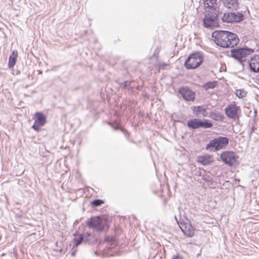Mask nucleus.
Here are the masks:
<instances>
[{"instance_id":"20","label":"nucleus","mask_w":259,"mask_h":259,"mask_svg":"<svg viewBox=\"0 0 259 259\" xmlns=\"http://www.w3.org/2000/svg\"><path fill=\"white\" fill-rule=\"evenodd\" d=\"M194 111L197 115H202L203 116H207L208 112L206 109L202 106H197L195 107Z\"/></svg>"},{"instance_id":"6","label":"nucleus","mask_w":259,"mask_h":259,"mask_svg":"<svg viewBox=\"0 0 259 259\" xmlns=\"http://www.w3.org/2000/svg\"><path fill=\"white\" fill-rule=\"evenodd\" d=\"M203 56L200 52L191 54L185 62L187 69H193L198 67L203 62Z\"/></svg>"},{"instance_id":"16","label":"nucleus","mask_w":259,"mask_h":259,"mask_svg":"<svg viewBox=\"0 0 259 259\" xmlns=\"http://www.w3.org/2000/svg\"><path fill=\"white\" fill-rule=\"evenodd\" d=\"M224 6L228 9L237 10L239 7L238 0H222Z\"/></svg>"},{"instance_id":"30","label":"nucleus","mask_w":259,"mask_h":259,"mask_svg":"<svg viewBox=\"0 0 259 259\" xmlns=\"http://www.w3.org/2000/svg\"><path fill=\"white\" fill-rule=\"evenodd\" d=\"M78 220H76V221H75V222H74V224L78 223Z\"/></svg>"},{"instance_id":"1","label":"nucleus","mask_w":259,"mask_h":259,"mask_svg":"<svg viewBox=\"0 0 259 259\" xmlns=\"http://www.w3.org/2000/svg\"><path fill=\"white\" fill-rule=\"evenodd\" d=\"M212 37L216 44L222 48H233L239 42V38L235 33L227 31H215Z\"/></svg>"},{"instance_id":"19","label":"nucleus","mask_w":259,"mask_h":259,"mask_svg":"<svg viewBox=\"0 0 259 259\" xmlns=\"http://www.w3.org/2000/svg\"><path fill=\"white\" fill-rule=\"evenodd\" d=\"M213 158L209 154H204L197 157V162H213Z\"/></svg>"},{"instance_id":"11","label":"nucleus","mask_w":259,"mask_h":259,"mask_svg":"<svg viewBox=\"0 0 259 259\" xmlns=\"http://www.w3.org/2000/svg\"><path fill=\"white\" fill-rule=\"evenodd\" d=\"M225 110L226 115L229 118L234 119L239 118L240 109L239 107L237 106L235 104H230L225 108Z\"/></svg>"},{"instance_id":"7","label":"nucleus","mask_w":259,"mask_h":259,"mask_svg":"<svg viewBox=\"0 0 259 259\" xmlns=\"http://www.w3.org/2000/svg\"><path fill=\"white\" fill-rule=\"evenodd\" d=\"M219 10L213 12H209L203 19L204 26L206 28H213L218 26L217 17L219 15Z\"/></svg>"},{"instance_id":"27","label":"nucleus","mask_w":259,"mask_h":259,"mask_svg":"<svg viewBox=\"0 0 259 259\" xmlns=\"http://www.w3.org/2000/svg\"><path fill=\"white\" fill-rule=\"evenodd\" d=\"M159 51H160V50H159V49L157 48V49H156V50H155V52H157V53H159Z\"/></svg>"},{"instance_id":"22","label":"nucleus","mask_w":259,"mask_h":259,"mask_svg":"<svg viewBox=\"0 0 259 259\" xmlns=\"http://www.w3.org/2000/svg\"><path fill=\"white\" fill-rule=\"evenodd\" d=\"M187 164H189V166L191 169V171L194 173L195 175H198L200 174V171L199 169H197L196 166L193 163H187Z\"/></svg>"},{"instance_id":"17","label":"nucleus","mask_w":259,"mask_h":259,"mask_svg":"<svg viewBox=\"0 0 259 259\" xmlns=\"http://www.w3.org/2000/svg\"><path fill=\"white\" fill-rule=\"evenodd\" d=\"M217 0H203L205 8H208L215 11L218 10L217 7Z\"/></svg>"},{"instance_id":"29","label":"nucleus","mask_w":259,"mask_h":259,"mask_svg":"<svg viewBox=\"0 0 259 259\" xmlns=\"http://www.w3.org/2000/svg\"><path fill=\"white\" fill-rule=\"evenodd\" d=\"M75 252H74V251H73V252H72L71 253V254H72V255H75Z\"/></svg>"},{"instance_id":"2","label":"nucleus","mask_w":259,"mask_h":259,"mask_svg":"<svg viewBox=\"0 0 259 259\" xmlns=\"http://www.w3.org/2000/svg\"><path fill=\"white\" fill-rule=\"evenodd\" d=\"M183 212V211H181L179 208L178 214H175V218L182 232L186 236L192 237L195 233L194 228L192 226L190 222L186 218V217Z\"/></svg>"},{"instance_id":"24","label":"nucleus","mask_w":259,"mask_h":259,"mask_svg":"<svg viewBox=\"0 0 259 259\" xmlns=\"http://www.w3.org/2000/svg\"><path fill=\"white\" fill-rule=\"evenodd\" d=\"M103 203H104V201L101 199H95L91 202V204L94 206H95V207L100 206Z\"/></svg>"},{"instance_id":"15","label":"nucleus","mask_w":259,"mask_h":259,"mask_svg":"<svg viewBox=\"0 0 259 259\" xmlns=\"http://www.w3.org/2000/svg\"><path fill=\"white\" fill-rule=\"evenodd\" d=\"M250 69L254 72H259V56H254L249 61Z\"/></svg>"},{"instance_id":"28","label":"nucleus","mask_w":259,"mask_h":259,"mask_svg":"<svg viewBox=\"0 0 259 259\" xmlns=\"http://www.w3.org/2000/svg\"><path fill=\"white\" fill-rule=\"evenodd\" d=\"M203 165H206L207 164H208L209 163H205V162H204V163H201Z\"/></svg>"},{"instance_id":"4","label":"nucleus","mask_w":259,"mask_h":259,"mask_svg":"<svg viewBox=\"0 0 259 259\" xmlns=\"http://www.w3.org/2000/svg\"><path fill=\"white\" fill-rule=\"evenodd\" d=\"M229 139L225 137H218L210 140L206 146L207 150L217 151L225 148L229 144Z\"/></svg>"},{"instance_id":"12","label":"nucleus","mask_w":259,"mask_h":259,"mask_svg":"<svg viewBox=\"0 0 259 259\" xmlns=\"http://www.w3.org/2000/svg\"><path fill=\"white\" fill-rule=\"evenodd\" d=\"M35 117H36V120H35L32 128L35 131H38L46 122V117L41 112H36L35 114Z\"/></svg>"},{"instance_id":"21","label":"nucleus","mask_w":259,"mask_h":259,"mask_svg":"<svg viewBox=\"0 0 259 259\" xmlns=\"http://www.w3.org/2000/svg\"><path fill=\"white\" fill-rule=\"evenodd\" d=\"M236 95L239 98H242L246 96V92L244 89L236 90Z\"/></svg>"},{"instance_id":"31","label":"nucleus","mask_w":259,"mask_h":259,"mask_svg":"<svg viewBox=\"0 0 259 259\" xmlns=\"http://www.w3.org/2000/svg\"><path fill=\"white\" fill-rule=\"evenodd\" d=\"M127 83V82H125V87H126V84Z\"/></svg>"},{"instance_id":"3","label":"nucleus","mask_w":259,"mask_h":259,"mask_svg":"<svg viewBox=\"0 0 259 259\" xmlns=\"http://www.w3.org/2000/svg\"><path fill=\"white\" fill-rule=\"evenodd\" d=\"M254 53V50L248 48H237L231 50V55L239 62L246 61L247 58Z\"/></svg>"},{"instance_id":"10","label":"nucleus","mask_w":259,"mask_h":259,"mask_svg":"<svg viewBox=\"0 0 259 259\" xmlns=\"http://www.w3.org/2000/svg\"><path fill=\"white\" fill-rule=\"evenodd\" d=\"M93 237V235L88 232L75 236L73 239V248L78 246L81 244H90Z\"/></svg>"},{"instance_id":"14","label":"nucleus","mask_w":259,"mask_h":259,"mask_svg":"<svg viewBox=\"0 0 259 259\" xmlns=\"http://www.w3.org/2000/svg\"><path fill=\"white\" fill-rule=\"evenodd\" d=\"M179 93L185 100L188 101H192L195 99L194 92L186 88H182L179 90Z\"/></svg>"},{"instance_id":"23","label":"nucleus","mask_w":259,"mask_h":259,"mask_svg":"<svg viewBox=\"0 0 259 259\" xmlns=\"http://www.w3.org/2000/svg\"><path fill=\"white\" fill-rule=\"evenodd\" d=\"M216 85V82L211 81L208 82L204 84V88L206 90L213 89Z\"/></svg>"},{"instance_id":"25","label":"nucleus","mask_w":259,"mask_h":259,"mask_svg":"<svg viewBox=\"0 0 259 259\" xmlns=\"http://www.w3.org/2000/svg\"><path fill=\"white\" fill-rule=\"evenodd\" d=\"M203 180L209 184H211L212 183V179L209 177L204 178Z\"/></svg>"},{"instance_id":"8","label":"nucleus","mask_w":259,"mask_h":259,"mask_svg":"<svg viewBox=\"0 0 259 259\" xmlns=\"http://www.w3.org/2000/svg\"><path fill=\"white\" fill-rule=\"evenodd\" d=\"M244 16L239 12H227L223 14L222 20L224 22H240L243 20Z\"/></svg>"},{"instance_id":"13","label":"nucleus","mask_w":259,"mask_h":259,"mask_svg":"<svg viewBox=\"0 0 259 259\" xmlns=\"http://www.w3.org/2000/svg\"><path fill=\"white\" fill-rule=\"evenodd\" d=\"M239 156L233 151H226L221 155V158L223 162H235Z\"/></svg>"},{"instance_id":"9","label":"nucleus","mask_w":259,"mask_h":259,"mask_svg":"<svg viewBox=\"0 0 259 259\" xmlns=\"http://www.w3.org/2000/svg\"><path fill=\"white\" fill-rule=\"evenodd\" d=\"M187 125L189 128L196 129L199 127L210 128L212 126V123L208 120L204 119L201 120L198 119H193L189 120L187 123Z\"/></svg>"},{"instance_id":"5","label":"nucleus","mask_w":259,"mask_h":259,"mask_svg":"<svg viewBox=\"0 0 259 259\" xmlns=\"http://www.w3.org/2000/svg\"><path fill=\"white\" fill-rule=\"evenodd\" d=\"M86 223L88 227L95 229L97 232H101L107 227L106 220L100 217L89 219Z\"/></svg>"},{"instance_id":"26","label":"nucleus","mask_w":259,"mask_h":259,"mask_svg":"<svg viewBox=\"0 0 259 259\" xmlns=\"http://www.w3.org/2000/svg\"><path fill=\"white\" fill-rule=\"evenodd\" d=\"M226 163L229 164L230 166H233L235 163Z\"/></svg>"},{"instance_id":"18","label":"nucleus","mask_w":259,"mask_h":259,"mask_svg":"<svg viewBox=\"0 0 259 259\" xmlns=\"http://www.w3.org/2000/svg\"><path fill=\"white\" fill-rule=\"evenodd\" d=\"M18 53L16 51H13L9 57L8 65L10 68H13L16 63Z\"/></svg>"}]
</instances>
